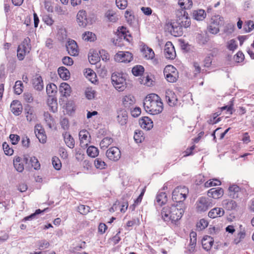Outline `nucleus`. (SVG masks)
I'll use <instances>...</instances> for the list:
<instances>
[{
    "label": "nucleus",
    "instance_id": "f257e3e1",
    "mask_svg": "<svg viewBox=\"0 0 254 254\" xmlns=\"http://www.w3.org/2000/svg\"><path fill=\"white\" fill-rule=\"evenodd\" d=\"M143 106L146 112L152 115L159 114L163 109L161 99L156 94H150L147 96L144 100Z\"/></svg>",
    "mask_w": 254,
    "mask_h": 254
},
{
    "label": "nucleus",
    "instance_id": "f03ea898",
    "mask_svg": "<svg viewBox=\"0 0 254 254\" xmlns=\"http://www.w3.org/2000/svg\"><path fill=\"white\" fill-rule=\"evenodd\" d=\"M185 207L178 206L177 204L173 203L171 205L164 207L161 211L162 218L164 221H171L175 223L179 220L184 213Z\"/></svg>",
    "mask_w": 254,
    "mask_h": 254
},
{
    "label": "nucleus",
    "instance_id": "7ed1b4c3",
    "mask_svg": "<svg viewBox=\"0 0 254 254\" xmlns=\"http://www.w3.org/2000/svg\"><path fill=\"white\" fill-rule=\"evenodd\" d=\"M189 193V189L185 186H179L176 188L172 192V200L174 203L178 206L185 207L184 200Z\"/></svg>",
    "mask_w": 254,
    "mask_h": 254
},
{
    "label": "nucleus",
    "instance_id": "20e7f679",
    "mask_svg": "<svg viewBox=\"0 0 254 254\" xmlns=\"http://www.w3.org/2000/svg\"><path fill=\"white\" fill-rule=\"evenodd\" d=\"M224 24V18L220 15H215L211 17L207 30L211 34H216L220 31V27L223 26Z\"/></svg>",
    "mask_w": 254,
    "mask_h": 254
},
{
    "label": "nucleus",
    "instance_id": "39448f33",
    "mask_svg": "<svg viewBox=\"0 0 254 254\" xmlns=\"http://www.w3.org/2000/svg\"><path fill=\"white\" fill-rule=\"evenodd\" d=\"M111 80L113 85L117 90L122 91L126 88V79L122 73H113L111 76Z\"/></svg>",
    "mask_w": 254,
    "mask_h": 254
},
{
    "label": "nucleus",
    "instance_id": "423d86ee",
    "mask_svg": "<svg viewBox=\"0 0 254 254\" xmlns=\"http://www.w3.org/2000/svg\"><path fill=\"white\" fill-rule=\"evenodd\" d=\"M164 74L166 80L171 83L175 82L179 77L177 69L172 65H168L165 67Z\"/></svg>",
    "mask_w": 254,
    "mask_h": 254
},
{
    "label": "nucleus",
    "instance_id": "0eeeda50",
    "mask_svg": "<svg viewBox=\"0 0 254 254\" xmlns=\"http://www.w3.org/2000/svg\"><path fill=\"white\" fill-rule=\"evenodd\" d=\"M196 204L197 210L199 212H204L212 207L214 203L211 198L202 196L199 198Z\"/></svg>",
    "mask_w": 254,
    "mask_h": 254
},
{
    "label": "nucleus",
    "instance_id": "6e6552de",
    "mask_svg": "<svg viewBox=\"0 0 254 254\" xmlns=\"http://www.w3.org/2000/svg\"><path fill=\"white\" fill-rule=\"evenodd\" d=\"M132 59V55L129 52L119 51L115 56V60L118 62L129 63Z\"/></svg>",
    "mask_w": 254,
    "mask_h": 254
},
{
    "label": "nucleus",
    "instance_id": "1a4fd4ad",
    "mask_svg": "<svg viewBox=\"0 0 254 254\" xmlns=\"http://www.w3.org/2000/svg\"><path fill=\"white\" fill-rule=\"evenodd\" d=\"M164 55L168 59L173 60L176 57V52L171 42L168 41L164 50Z\"/></svg>",
    "mask_w": 254,
    "mask_h": 254
},
{
    "label": "nucleus",
    "instance_id": "9d476101",
    "mask_svg": "<svg viewBox=\"0 0 254 254\" xmlns=\"http://www.w3.org/2000/svg\"><path fill=\"white\" fill-rule=\"evenodd\" d=\"M25 164L28 167H33L35 170L40 168V164L35 156L30 157L28 155H24Z\"/></svg>",
    "mask_w": 254,
    "mask_h": 254
},
{
    "label": "nucleus",
    "instance_id": "9b49d317",
    "mask_svg": "<svg viewBox=\"0 0 254 254\" xmlns=\"http://www.w3.org/2000/svg\"><path fill=\"white\" fill-rule=\"evenodd\" d=\"M106 156L109 159L116 161L120 158L121 152L118 147H112L107 150Z\"/></svg>",
    "mask_w": 254,
    "mask_h": 254
},
{
    "label": "nucleus",
    "instance_id": "f8f14e48",
    "mask_svg": "<svg viewBox=\"0 0 254 254\" xmlns=\"http://www.w3.org/2000/svg\"><path fill=\"white\" fill-rule=\"evenodd\" d=\"M35 133L41 143H45L46 142L47 136L44 128L40 124L35 126Z\"/></svg>",
    "mask_w": 254,
    "mask_h": 254
},
{
    "label": "nucleus",
    "instance_id": "ddd939ff",
    "mask_svg": "<svg viewBox=\"0 0 254 254\" xmlns=\"http://www.w3.org/2000/svg\"><path fill=\"white\" fill-rule=\"evenodd\" d=\"M228 190L229 195L234 199L240 197L242 195L241 189L235 184L230 186Z\"/></svg>",
    "mask_w": 254,
    "mask_h": 254
},
{
    "label": "nucleus",
    "instance_id": "4468645a",
    "mask_svg": "<svg viewBox=\"0 0 254 254\" xmlns=\"http://www.w3.org/2000/svg\"><path fill=\"white\" fill-rule=\"evenodd\" d=\"M66 50L68 54L72 56H77L78 54V46L73 40H69L66 44Z\"/></svg>",
    "mask_w": 254,
    "mask_h": 254
},
{
    "label": "nucleus",
    "instance_id": "2eb2a0df",
    "mask_svg": "<svg viewBox=\"0 0 254 254\" xmlns=\"http://www.w3.org/2000/svg\"><path fill=\"white\" fill-rule=\"evenodd\" d=\"M77 22L80 27H85L89 22L87 18L86 12L85 10H79L77 14Z\"/></svg>",
    "mask_w": 254,
    "mask_h": 254
},
{
    "label": "nucleus",
    "instance_id": "dca6fc26",
    "mask_svg": "<svg viewBox=\"0 0 254 254\" xmlns=\"http://www.w3.org/2000/svg\"><path fill=\"white\" fill-rule=\"evenodd\" d=\"M24 163H25L24 155L23 158L16 156L13 158V163L14 167L18 172H22L24 170Z\"/></svg>",
    "mask_w": 254,
    "mask_h": 254
},
{
    "label": "nucleus",
    "instance_id": "f3484780",
    "mask_svg": "<svg viewBox=\"0 0 254 254\" xmlns=\"http://www.w3.org/2000/svg\"><path fill=\"white\" fill-rule=\"evenodd\" d=\"M11 111L15 116H19L22 111V106L19 100H13L10 104Z\"/></svg>",
    "mask_w": 254,
    "mask_h": 254
},
{
    "label": "nucleus",
    "instance_id": "a211bd4d",
    "mask_svg": "<svg viewBox=\"0 0 254 254\" xmlns=\"http://www.w3.org/2000/svg\"><path fill=\"white\" fill-rule=\"evenodd\" d=\"M223 194L224 190L221 188H212L207 192L208 196L211 197L214 199H218L221 197Z\"/></svg>",
    "mask_w": 254,
    "mask_h": 254
},
{
    "label": "nucleus",
    "instance_id": "6ab92c4d",
    "mask_svg": "<svg viewBox=\"0 0 254 254\" xmlns=\"http://www.w3.org/2000/svg\"><path fill=\"white\" fill-rule=\"evenodd\" d=\"M34 88L37 91H42L44 88V84L41 76L36 74L32 80Z\"/></svg>",
    "mask_w": 254,
    "mask_h": 254
},
{
    "label": "nucleus",
    "instance_id": "aec40b11",
    "mask_svg": "<svg viewBox=\"0 0 254 254\" xmlns=\"http://www.w3.org/2000/svg\"><path fill=\"white\" fill-rule=\"evenodd\" d=\"M123 104L125 108L128 110H131L132 107L135 103V98L131 95H126L122 100Z\"/></svg>",
    "mask_w": 254,
    "mask_h": 254
},
{
    "label": "nucleus",
    "instance_id": "412c9836",
    "mask_svg": "<svg viewBox=\"0 0 254 254\" xmlns=\"http://www.w3.org/2000/svg\"><path fill=\"white\" fill-rule=\"evenodd\" d=\"M127 113L125 109H122L118 112L117 121L121 125H125L127 122Z\"/></svg>",
    "mask_w": 254,
    "mask_h": 254
},
{
    "label": "nucleus",
    "instance_id": "4be33fe9",
    "mask_svg": "<svg viewBox=\"0 0 254 254\" xmlns=\"http://www.w3.org/2000/svg\"><path fill=\"white\" fill-rule=\"evenodd\" d=\"M171 25L172 27L171 30L172 35L177 37L181 36L183 34V27L177 21L171 23Z\"/></svg>",
    "mask_w": 254,
    "mask_h": 254
},
{
    "label": "nucleus",
    "instance_id": "5701e85b",
    "mask_svg": "<svg viewBox=\"0 0 254 254\" xmlns=\"http://www.w3.org/2000/svg\"><path fill=\"white\" fill-rule=\"evenodd\" d=\"M214 240L212 237L209 236H204L202 240V246L203 248L206 251H209L213 244Z\"/></svg>",
    "mask_w": 254,
    "mask_h": 254
},
{
    "label": "nucleus",
    "instance_id": "b1692460",
    "mask_svg": "<svg viewBox=\"0 0 254 254\" xmlns=\"http://www.w3.org/2000/svg\"><path fill=\"white\" fill-rule=\"evenodd\" d=\"M59 91L63 97H67L70 95L71 88L67 83L63 82L60 86Z\"/></svg>",
    "mask_w": 254,
    "mask_h": 254
},
{
    "label": "nucleus",
    "instance_id": "393cba45",
    "mask_svg": "<svg viewBox=\"0 0 254 254\" xmlns=\"http://www.w3.org/2000/svg\"><path fill=\"white\" fill-rule=\"evenodd\" d=\"M166 99L170 106H175L178 101L176 95L171 91H168L166 92Z\"/></svg>",
    "mask_w": 254,
    "mask_h": 254
},
{
    "label": "nucleus",
    "instance_id": "a878e982",
    "mask_svg": "<svg viewBox=\"0 0 254 254\" xmlns=\"http://www.w3.org/2000/svg\"><path fill=\"white\" fill-rule=\"evenodd\" d=\"M224 214V210L219 207H215L212 209L208 214V216L211 218L222 216Z\"/></svg>",
    "mask_w": 254,
    "mask_h": 254
},
{
    "label": "nucleus",
    "instance_id": "bb28decb",
    "mask_svg": "<svg viewBox=\"0 0 254 254\" xmlns=\"http://www.w3.org/2000/svg\"><path fill=\"white\" fill-rule=\"evenodd\" d=\"M186 11H184V14L182 15L179 19L177 20L180 25L183 28H187L190 26V20L188 15H186Z\"/></svg>",
    "mask_w": 254,
    "mask_h": 254
},
{
    "label": "nucleus",
    "instance_id": "cd10ccee",
    "mask_svg": "<svg viewBox=\"0 0 254 254\" xmlns=\"http://www.w3.org/2000/svg\"><path fill=\"white\" fill-rule=\"evenodd\" d=\"M89 132L85 129L80 131L79 133V137L80 141L81 147H86L87 145V138Z\"/></svg>",
    "mask_w": 254,
    "mask_h": 254
},
{
    "label": "nucleus",
    "instance_id": "c85d7f7f",
    "mask_svg": "<svg viewBox=\"0 0 254 254\" xmlns=\"http://www.w3.org/2000/svg\"><path fill=\"white\" fill-rule=\"evenodd\" d=\"M31 40L29 38L27 37L25 38L22 43L18 46L23 51H26L27 53H29L31 50V45L30 44Z\"/></svg>",
    "mask_w": 254,
    "mask_h": 254
},
{
    "label": "nucleus",
    "instance_id": "c756f323",
    "mask_svg": "<svg viewBox=\"0 0 254 254\" xmlns=\"http://www.w3.org/2000/svg\"><path fill=\"white\" fill-rule=\"evenodd\" d=\"M64 140L66 145L70 148H73L74 147V140L71 135L68 132H65L63 133Z\"/></svg>",
    "mask_w": 254,
    "mask_h": 254
},
{
    "label": "nucleus",
    "instance_id": "7c9ffc66",
    "mask_svg": "<svg viewBox=\"0 0 254 254\" xmlns=\"http://www.w3.org/2000/svg\"><path fill=\"white\" fill-rule=\"evenodd\" d=\"M58 74L60 77L64 80H67L70 77L69 70L64 66L60 67L58 70Z\"/></svg>",
    "mask_w": 254,
    "mask_h": 254
},
{
    "label": "nucleus",
    "instance_id": "2f4dec72",
    "mask_svg": "<svg viewBox=\"0 0 254 254\" xmlns=\"http://www.w3.org/2000/svg\"><path fill=\"white\" fill-rule=\"evenodd\" d=\"M57 87L54 83H50L47 85L46 92L49 97L55 96L57 92Z\"/></svg>",
    "mask_w": 254,
    "mask_h": 254
},
{
    "label": "nucleus",
    "instance_id": "473e14b6",
    "mask_svg": "<svg viewBox=\"0 0 254 254\" xmlns=\"http://www.w3.org/2000/svg\"><path fill=\"white\" fill-rule=\"evenodd\" d=\"M223 207L228 210H234L237 206V203L233 200H225L223 201Z\"/></svg>",
    "mask_w": 254,
    "mask_h": 254
},
{
    "label": "nucleus",
    "instance_id": "72a5a7b5",
    "mask_svg": "<svg viewBox=\"0 0 254 254\" xmlns=\"http://www.w3.org/2000/svg\"><path fill=\"white\" fill-rule=\"evenodd\" d=\"M47 103L51 108V111L53 113H55L57 111L58 106L57 102V99L55 96L49 97L47 100Z\"/></svg>",
    "mask_w": 254,
    "mask_h": 254
},
{
    "label": "nucleus",
    "instance_id": "f704fd0d",
    "mask_svg": "<svg viewBox=\"0 0 254 254\" xmlns=\"http://www.w3.org/2000/svg\"><path fill=\"white\" fill-rule=\"evenodd\" d=\"M25 111L27 120L29 122H35L36 120V115L34 113L33 109L28 107L25 109Z\"/></svg>",
    "mask_w": 254,
    "mask_h": 254
},
{
    "label": "nucleus",
    "instance_id": "c9c22d12",
    "mask_svg": "<svg viewBox=\"0 0 254 254\" xmlns=\"http://www.w3.org/2000/svg\"><path fill=\"white\" fill-rule=\"evenodd\" d=\"M193 17L196 20L201 21L205 18L206 13L203 9L194 10L193 12Z\"/></svg>",
    "mask_w": 254,
    "mask_h": 254
},
{
    "label": "nucleus",
    "instance_id": "e433bc0d",
    "mask_svg": "<svg viewBox=\"0 0 254 254\" xmlns=\"http://www.w3.org/2000/svg\"><path fill=\"white\" fill-rule=\"evenodd\" d=\"M84 75L92 83H94L97 81L95 73L91 69H87L84 72Z\"/></svg>",
    "mask_w": 254,
    "mask_h": 254
},
{
    "label": "nucleus",
    "instance_id": "4c0bfd02",
    "mask_svg": "<svg viewBox=\"0 0 254 254\" xmlns=\"http://www.w3.org/2000/svg\"><path fill=\"white\" fill-rule=\"evenodd\" d=\"M156 201L160 205L165 204L167 201V196L165 192H162L156 196Z\"/></svg>",
    "mask_w": 254,
    "mask_h": 254
},
{
    "label": "nucleus",
    "instance_id": "58836bf2",
    "mask_svg": "<svg viewBox=\"0 0 254 254\" xmlns=\"http://www.w3.org/2000/svg\"><path fill=\"white\" fill-rule=\"evenodd\" d=\"M87 154L89 156L95 158L99 154V150L94 146H90L87 149Z\"/></svg>",
    "mask_w": 254,
    "mask_h": 254
},
{
    "label": "nucleus",
    "instance_id": "ea45409f",
    "mask_svg": "<svg viewBox=\"0 0 254 254\" xmlns=\"http://www.w3.org/2000/svg\"><path fill=\"white\" fill-rule=\"evenodd\" d=\"M83 39L87 41H94L96 39V35L90 31H87L82 35Z\"/></svg>",
    "mask_w": 254,
    "mask_h": 254
},
{
    "label": "nucleus",
    "instance_id": "a19ab883",
    "mask_svg": "<svg viewBox=\"0 0 254 254\" xmlns=\"http://www.w3.org/2000/svg\"><path fill=\"white\" fill-rule=\"evenodd\" d=\"M105 16L110 22H115L118 19L116 13L113 10H108L105 14Z\"/></svg>",
    "mask_w": 254,
    "mask_h": 254
},
{
    "label": "nucleus",
    "instance_id": "79ce46f5",
    "mask_svg": "<svg viewBox=\"0 0 254 254\" xmlns=\"http://www.w3.org/2000/svg\"><path fill=\"white\" fill-rule=\"evenodd\" d=\"M178 4L182 8L187 9L191 7L192 2L191 0H179Z\"/></svg>",
    "mask_w": 254,
    "mask_h": 254
},
{
    "label": "nucleus",
    "instance_id": "37998d69",
    "mask_svg": "<svg viewBox=\"0 0 254 254\" xmlns=\"http://www.w3.org/2000/svg\"><path fill=\"white\" fill-rule=\"evenodd\" d=\"M144 71V68L141 65H137L134 66L132 69V74L136 76H140L143 74Z\"/></svg>",
    "mask_w": 254,
    "mask_h": 254
},
{
    "label": "nucleus",
    "instance_id": "c03bdc74",
    "mask_svg": "<svg viewBox=\"0 0 254 254\" xmlns=\"http://www.w3.org/2000/svg\"><path fill=\"white\" fill-rule=\"evenodd\" d=\"M141 124V126H143V127L147 128L148 129L153 127V122L151 121V120L147 117H144L142 118Z\"/></svg>",
    "mask_w": 254,
    "mask_h": 254
},
{
    "label": "nucleus",
    "instance_id": "a18cd8bd",
    "mask_svg": "<svg viewBox=\"0 0 254 254\" xmlns=\"http://www.w3.org/2000/svg\"><path fill=\"white\" fill-rule=\"evenodd\" d=\"M133 138L136 143H141L144 139L142 131L141 130H136L134 132Z\"/></svg>",
    "mask_w": 254,
    "mask_h": 254
},
{
    "label": "nucleus",
    "instance_id": "49530a36",
    "mask_svg": "<svg viewBox=\"0 0 254 254\" xmlns=\"http://www.w3.org/2000/svg\"><path fill=\"white\" fill-rule=\"evenodd\" d=\"M23 83L20 80L15 82L14 86V93L17 95H20L23 91Z\"/></svg>",
    "mask_w": 254,
    "mask_h": 254
},
{
    "label": "nucleus",
    "instance_id": "de8ad7c7",
    "mask_svg": "<svg viewBox=\"0 0 254 254\" xmlns=\"http://www.w3.org/2000/svg\"><path fill=\"white\" fill-rule=\"evenodd\" d=\"M46 210V209H44L43 210H41L40 209H37L34 213L31 214V215L25 217L22 220V222H25L28 220H31L32 219H35L36 218L37 215L40 214L41 212H44Z\"/></svg>",
    "mask_w": 254,
    "mask_h": 254
},
{
    "label": "nucleus",
    "instance_id": "09e8293b",
    "mask_svg": "<svg viewBox=\"0 0 254 254\" xmlns=\"http://www.w3.org/2000/svg\"><path fill=\"white\" fill-rule=\"evenodd\" d=\"M94 165L97 169H103L106 166V163L101 158H97L94 161Z\"/></svg>",
    "mask_w": 254,
    "mask_h": 254
},
{
    "label": "nucleus",
    "instance_id": "8fccbe9b",
    "mask_svg": "<svg viewBox=\"0 0 254 254\" xmlns=\"http://www.w3.org/2000/svg\"><path fill=\"white\" fill-rule=\"evenodd\" d=\"M221 185V182L217 179L209 180L204 184L205 188H209L212 186H216Z\"/></svg>",
    "mask_w": 254,
    "mask_h": 254
},
{
    "label": "nucleus",
    "instance_id": "3c124183",
    "mask_svg": "<svg viewBox=\"0 0 254 254\" xmlns=\"http://www.w3.org/2000/svg\"><path fill=\"white\" fill-rule=\"evenodd\" d=\"M113 142V139L109 137H104L100 142V146L101 148H107Z\"/></svg>",
    "mask_w": 254,
    "mask_h": 254
},
{
    "label": "nucleus",
    "instance_id": "603ef678",
    "mask_svg": "<svg viewBox=\"0 0 254 254\" xmlns=\"http://www.w3.org/2000/svg\"><path fill=\"white\" fill-rule=\"evenodd\" d=\"M96 91L91 88H88L85 90V95L86 98L89 100L94 98Z\"/></svg>",
    "mask_w": 254,
    "mask_h": 254
},
{
    "label": "nucleus",
    "instance_id": "864d4df0",
    "mask_svg": "<svg viewBox=\"0 0 254 254\" xmlns=\"http://www.w3.org/2000/svg\"><path fill=\"white\" fill-rule=\"evenodd\" d=\"M2 148L3 151L6 155H11L13 153V150L10 148L8 144L4 142L2 144Z\"/></svg>",
    "mask_w": 254,
    "mask_h": 254
},
{
    "label": "nucleus",
    "instance_id": "5fc2aeb1",
    "mask_svg": "<svg viewBox=\"0 0 254 254\" xmlns=\"http://www.w3.org/2000/svg\"><path fill=\"white\" fill-rule=\"evenodd\" d=\"M220 114L216 112L213 114V117L209 120H208L207 122L209 124H215L221 121V118H217V117L220 115Z\"/></svg>",
    "mask_w": 254,
    "mask_h": 254
},
{
    "label": "nucleus",
    "instance_id": "6e6d98bb",
    "mask_svg": "<svg viewBox=\"0 0 254 254\" xmlns=\"http://www.w3.org/2000/svg\"><path fill=\"white\" fill-rule=\"evenodd\" d=\"M90 208L86 205H80L78 207V211L83 215L87 214L90 211Z\"/></svg>",
    "mask_w": 254,
    "mask_h": 254
},
{
    "label": "nucleus",
    "instance_id": "4d7b16f0",
    "mask_svg": "<svg viewBox=\"0 0 254 254\" xmlns=\"http://www.w3.org/2000/svg\"><path fill=\"white\" fill-rule=\"evenodd\" d=\"M28 54L26 51H23V50L21 49L20 47L17 48V57L19 61L23 60L26 55Z\"/></svg>",
    "mask_w": 254,
    "mask_h": 254
},
{
    "label": "nucleus",
    "instance_id": "13d9d810",
    "mask_svg": "<svg viewBox=\"0 0 254 254\" xmlns=\"http://www.w3.org/2000/svg\"><path fill=\"white\" fill-rule=\"evenodd\" d=\"M244 29L246 32H250L254 29V22L252 20L246 22Z\"/></svg>",
    "mask_w": 254,
    "mask_h": 254
},
{
    "label": "nucleus",
    "instance_id": "bf43d9fd",
    "mask_svg": "<svg viewBox=\"0 0 254 254\" xmlns=\"http://www.w3.org/2000/svg\"><path fill=\"white\" fill-rule=\"evenodd\" d=\"M208 225V222L207 221L205 220L204 219H201L200 220L199 222L197 224V228L199 229V230H202L204 229Z\"/></svg>",
    "mask_w": 254,
    "mask_h": 254
},
{
    "label": "nucleus",
    "instance_id": "052dcab7",
    "mask_svg": "<svg viewBox=\"0 0 254 254\" xmlns=\"http://www.w3.org/2000/svg\"><path fill=\"white\" fill-rule=\"evenodd\" d=\"M52 164L55 169L57 170H60L62 164L58 158L54 157L52 158Z\"/></svg>",
    "mask_w": 254,
    "mask_h": 254
},
{
    "label": "nucleus",
    "instance_id": "680f3d73",
    "mask_svg": "<svg viewBox=\"0 0 254 254\" xmlns=\"http://www.w3.org/2000/svg\"><path fill=\"white\" fill-rule=\"evenodd\" d=\"M190 239L189 244L195 247L196 244V233L193 231L190 232Z\"/></svg>",
    "mask_w": 254,
    "mask_h": 254
},
{
    "label": "nucleus",
    "instance_id": "e2e57ef3",
    "mask_svg": "<svg viewBox=\"0 0 254 254\" xmlns=\"http://www.w3.org/2000/svg\"><path fill=\"white\" fill-rule=\"evenodd\" d=\"M88 59L89 62L91 64H95L100 60V57L98 54H93L91 56H89Z\"/></svg>",
    "mask_w": 254,
    "mask_h": 254
},
{
    "label": "nucleus",
    "instance_id": "0e129e2a",
    "mask_svg": "<svg viewBox=\"0 0 254 254\" xmlns=\"http://www.w3.org/2000/svg\"><path fill=\"white\" fill-rule=\"evenodd\" d=\"M116 3L117 7L121 9H125L127 5V0H116Z\"/></svg>",
    "mask_w": 254,
    "mask_h": 254
},
{
    "label": "nucleus",
    "instance_id": "69168bd1",
    "mask_svg": "<svg viewBox=\"0 0 254 254\" xmlns=\"http://www.w3.org/2000/svg\"><path fill=\"white\" fill-rule=\"evenodd\" d=\"M145 57L147 59H152L155 56V54L152 49L147 47L145 50Z\"/></svg>",
    "mask_w": 254,
    "mask_h": 254
},
{
    "label": "nucleus",
    "instance_id": "338daca9",
    "mask_svg": "<svg viewBox=\"0 0 254 254\" xmlns=\"http://www.w3.org/2000/svg\"><path fill=\"white\" fill-rule=\"evenodd\" d=\"M9 138L11 143L13 145H16L20 140V136L17 134H11L9 135Z\"/></svg>",
    "mask_w": 254,
    "mask_h": 254
},
{
    "label": "nucleus",
    "instance_id": "774afa93",
    "mask_svg": "<svg viewBox=\"0 0 254 254\" xmlns=\"http://www.w3.org/2000/svg\"><path fill=\"white\" fill-rule=\"evenodd\" d=\"M195 251V247L189 244L185 247V253L186 254H193Z\"/></svg>",
    "mask_w": 254,
    "mask_h": 254
}]
</instances>
